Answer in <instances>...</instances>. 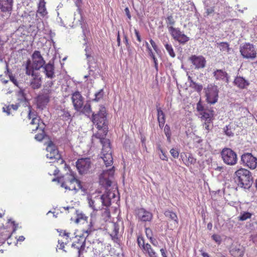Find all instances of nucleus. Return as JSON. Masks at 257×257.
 I'll return each mask as SVG.
<instances>
[{"mask_svg": "<svg viewBox=\"0 0 257 257\" xmlns=\"http://www.w3.org/2000/svg\"><path fill=\"white\" fill-rule=\"evenodd\" d=\"M252 216L251 213L248 212H243L241 213L238 217L239 220L241 221L246 220L247 219L250 218Z\"/></svg>", "mask_w": 257, "mask_h": 257, "instance_id": "ea45409f", "label": "nucleus"}, {"mask_svg": "<svg viewBox=\"0 0 257 257\" xmlns=\"http://www.w3.org/2000/svg\"><path fill=\"white\" fill-rule=\"evenodd\" d=\"M46 150L48 153L46 154L47 158L53 160V161L50 163H55L56 161H60V164L64 163V160L61 158L60 154L57 149L56 146L52 142H50L46 148Z\"/></svg>", "mask_w": 257, "mask_h": 257, "instance_id": "1a4fd4ad", "label": "nucleus"}, {"mask_svg": "<svg viewBox=\"0 0 257 257\" xmlns=\"http://www.w3.org/2000/svg\"><path fill=\"white\" fill-rule=\"evenodd\" d=\"M195 162L196 160L192 156V155H189L188 157L187 165H189V164H193L195 163Z\"/></svg>", "mask_w": 257, "mask_h": 257, "instance_id": "603ef678", "label": "nucleus"}, {"mask_svg": "<svg viewBox=\"0 0 257 257\" xmlns=\"http://www.w3.org/2000/svg\"><path fill=\"white\" fill-rule=\"evenodd\" d=\"M62 187L69 190L77 191L82 189V186L80 181L75 178V176L71 174H66L64 176V181L61 185Z\"/></svg>", "mask_w": 257, "mask_h": 257, "instance_id": "7ed1b4c3", "label": "nucleus"}, {"mask_svg": "<svg viewBox=\"0 0 257 257\" xmlns=\"http://www.w3.org/2000/svg\"><path fill=\"white\" fill-rule=\"evenodd\" d=\"M60 235L62 236H66V238L69 237V233L66 232L65 231H62L60 232Z\"/></svg>", "mask_w": 257, "mask_h": 257, "instance_id": "338daca9", "label": "nucleus"}, {"mask_svg": "<svg viewBox=\"0 0 257 257\" xmlns=\"http://www.w3.org/2000/svg\"><path fill=\"white\" fill-rule=\"evenodd\" d=\"M150 42L152 47L153 48L154 50L157 53H158V51H159V49H158V46L156 45V43L152 39H151L150 40Z\"/></svg>", "mask_w": 257, "mask_h": 257, "instance_id": "bf43d9fd", "label": "nucleus"}, {"mask_svg": "<svg viewBox=\"0 0 257 257\" xmlns=\"http://www.w3.org/2000/svg\"><path fill=\"white\" fill-rule=\"evenodd\" d=\"M201 118L203 120L207 121V122H211L213 114V111L207 109L200 114Z\"/></svg>", "mask_w": 257, "mask_h": 257, "instance_id": "7c9ffc66", "label": "nucleus"}, {"mask_svg": "<svg viewBox=\"0 0 257 257\" xmlns=\"http://www.w3.org/2000/svg\"><path fill=\"white\" fill-rule=\"evenodd\" d=\"M7 72H8V73H9V76L10 77L11 81H12L17 86L18 85L17 81L15 79V77L12 75L11 72H10L9 71V70L8 68V66H7Z\"/></svg>", "mask_w": 257, "mask_h": 257, "instance_id": "8fccbe9b", "label": "nucleus"}, {"mask_svg": "<svg viewBox=\"0 0 257 257\" xmlns=\"http://www.w3.org/2000/svg\"><path fill=\"white\" fill-rule=\"evenodd\" d=\"M224 132L225 135L228 137H232L234 135V133L231 131L230 127H229V126H226V127L224 128Z\"/></svg>", "mask_w": 257, "mask_h": 257, "instance_id": "09e8293b", "label": "nucleus"}, {"mask_svg": "<svg viewBox=\"0 0 257 257\" xmlns=\"http://www.w3.org/2000/svg\"><path fill=\"white\" fill-rule=\"evenodd\" d=\"M3 111L7 113L8 115H10L11 112L10 110H11V107L10 105L7 106L6 107H3Z\"/></svg>", "mask_w": 257, "mask_h": 257, "instance_id": "e2e57ef3", "label": "nucleus"}, {"mask_svg": "<svg viewBox=\"0 0 257 257\" xmlns=\"http://www.w3.org/2000/svg\"><path fill=\"white\" fill-rule=\"evenodd\" d=\"M85 56L87 60V64L89 65V67H90L91 62L94 59L93 54H86Z\"/></svg>", "mask_w": 257, "mask_h": 257, "instance_id": "6e6d98bb", "label": "nucleus"}, {"mask_svg": "<svg viewBox=\"0 0 257 257\" xmlns=\"http://www.w3.org/2000/svg\"><path fill=\"white\" fill-rule=\"evenodd\" d=\"M234 179L238 185L244 189H249L252 185L253 180L251 172L244 168L237 170L234 174Z\"/></svg>", "mask_w": 257, "mask_h": 257, "instance_id": "f03ea898", "label": "nucleus"}, {"mask_svg": "<svg viewBox=\"0 0 257 257\" xmlns=\"http://www.w3.org/2000/svg\"><path fill=\"white\" fill-rule=\"evenodd\" d=\"M143 251L145 253H147L149 257H158L156 252L148 243H146L145 247L143 249Z\"/></svg>", "mask_w": 257, "mask_h": 257, "instance_id": "473e14b6", "label": "nucleus"}, {"mask_svg": "<svg viewBox=\"0 0 257 257\" xmlns=\"http://www.w3.org/2000/svg\"><path fill=\"white\" fill-rule=\"evenodd\" d=\"M170 152L174 158H177L179 157V152L176 149L173 148L171 149Z\"/></svg>", "mask_w": 257, "mask_h": 257, "instance_id": "864d4df0", "label": "nucleus"}, {"mask_svg": "<svg viewBox=\"0 0 257 257\" xmlns=\"http://www.w3.org/2000/svg\"><path fill=\"white\" fill-rule=\"evenodd\" d=\"M79 111L82 113L84 114L85 115L89 116L91 113V108L90 104L86 103Z\"/></svg>", "mask_w": 257, "mask_h": 257, "instance_id": "f704fd0d", "label": "nucleus"}, {"mask_svg": "<svg viewBox=\"0 0 257 257\" xmlns=\"http://www.w3.org/2000/svg\"><path fill=\"white\" fill-rule=\"evenodd\" d=\"M245 249L240 245L232 246L230 250L231 254L234 257H242L244 255Z\"/></svg>", "mask_w": 257, "mask_h": 257, "instance_id": "393cba45", "label": "nucleus"}, {"mask_svg": "<svg viewBox=\"0 0 257 257\" xmlns=\"http://www.w3.org/2000/svg\"><path fill=\"white\" fill-rule=\"evenodd\" d=\"M58 116L63 121L71 120L72 117L69 111L65 109H62L58 112Z\"/></svg>", "mask_w": 257, "mask_h": 257, "instance_id": "2f4dec72", "label": "nucleus"}, {"mask_svg": "<svg viewBox=\"0 0 257 257\" xmlns=\"http://www.w3.org/2000/svg\"><path fill=\"white\" fill-rule=\"evenodd\" d=\"M220 155L223 162L229 166H233L237 162L236 153L230 148H225L222 149Z\"/></svg>", "mask_w": 257, "mask_h": 257, "instance_id": "39448f33", "label": "nucleus"}, {"mask_svg": "<svg viewBox=\"0 0 257 257\" xmlns=\"http://www.w3.org/2000/svg\"><path fill=\"white\" fill-rule=\"evenodd\" d=\"M113 169V167L111 169L103 170L100 176V184L104 187L106 190H108L111 185V181L109 178L112 177L113 176L114 171Z\"/></svg>", "mask_w": 257, "mask_h": 257, "instance_id": "9b49d317", "label": "nucleus"}, {"mask_svg": "<svg viewBox=\"0 0 257 257\" xmlns=\"http://www.w3.org/2000/svg\"><path fill=\"white\" fill-rule=\"evenodd\" d=\"M213 75L216 81H221L227 84L229 83V76L225 70L215 69L213 72Z\"/></svg>", "mask_w": 257, "mask_h": 257, "instance_id": "a211bd4d", "label": "nucleus"}, {"mask_svg": "<svg viewBox=\"0 0 257 257\" xmlns=\"http://www.w3.org/2000/svg\"><path fill=\"white\" fill-rule=\"evenodd\" d=\"M163 43L169 55L171 57L174 58L176 56V54L174 51L172 45L169 43V38H166V39L163 40Z\"/></svg>", "mask_w": 257, "mask_h": 257, "instance_id": "c756f323", "label": "nucleus"}, {"mask_svg": "<svg viewBox=\"0 0 257 257\" xmlns=\"http://www.w3.org/2000/svg\"><path fill=\"white\" fill-rule=\"evenodd\" d=\"M233 83L235 86L242 89L246 88L249 84L248 81L241 76L236 77Z\"/></svg>", "mask_w": 257, "mask_h": 257, "instance_id": "b1692460", "label": "nucleus"}, {"mask_svg": "<svg viewBox=\"0 0 257 257\" xmlns=\"http://www.w3.org/2000/svg\"><path fill=\"white\" fill-rule=\"evenodd\" d=\"M166 23L167 28L169 29L170 27H173V26L175 25V21L172 15H170L166 18Z\"/></svg>", "mask_w": 257, "mask_h": 257, "instance_id": "4c0bfd02", "label": "nucleus"}, {"mask_svg": "<svg viewBox=\"0 0 257 257\" xmlns=\"http://www.w3.org/2000/svg\"><path fill=\"white\" fill-rule=\"evenodd\" d=\"M91 230H87L85 231L82 235H79V238L78 239V243L80 244V246H77V249H78V253L80 254L81 252H82L85 248V241L86 237L88 236V235L91 233Z\"/></svg>", "mask_w": 257, "mask_h": 257, "instance_id": "4be33fe9", "label": "nucleus"}, {"mask_svg": "<svg viewBox=\"0 0 257 257\" xmlns=\"http://www.w3.org/2000/svg\"><path fill=\"white\" fill-rule=\"evenodd\" d=\"M54 81L48 80L47 81L44 86L43 89H51V87L54 85Z\"/></svg>", "mask_w": 257, "mask_h": 257, "instance_id": "3c124183", "label": "nucleus"}, {"mask_svg": "<svg viewBox=\"0 0 257 257\" xmlns=\"http://www.w3.org/2000/svg\"><path fill=\"white\" fill-rule=\"evenodd\" d=\"M77 213V218L75 220V222L78 223L80 222L81 220L86 221L87 217H86L84 214L82 213H78V211H76Z\"/></svg>", "mask_w": 257, "mask_h": 257, "instance_id": "79ce46f5", "label": "nucleus"}, {"mask_svg": "<svg viewBox=\"0 0 257 257\" xmlns=\"http://www.w3.org/2000/svg\"><path fill=\"white\" fill-rule=\"evenodd\" d=\"M101 130L103 131V134L98 132L93 135V136L100 140L102 146L101 158L103 159L106 167H109L111 166L113 163L110 143L109 139L104 138L107 133V128Z\"/></svg>", "mask_w": 257, "mask_h": 257, "instance_id": "f257e3e1", "label": "nucleus"}, {"mask_svg": "<svg viewBox=\"0 0 257 257\" xmlns=\"http://www.w3.org/2000/svg\"><path fill=\"white\" fill-rule=\"evenodd\" d=\"M13 0H0V10L3 13H11L13 6Z\"/></svg>", "mask_w": 257, "mask_h": 257, "instance_id": "5701e85b", "label": "nucleus"}, {"mask_svg": "<svg viewBox=\"0 0 257 257\" xmlns=\"http://www.w3.org/2000/svg\"><path fill=\"white\" fill-rule=\"evenodd\" d=\"M164 214L166 217L173 220L176 224H178V217L175 213L170 210H166L165 211Z\"/></svg>", "mask_w": 257, "mask_h": 257, "instance_id": "72a5a7b5", "label": "nucleus"}, {"mask_svg": "<svg viewBox=\"0 0 257 257\" xmlns=\"http://www.w3.org/2000/svg\"><path fill=\"white\" fill-rule=\"evenodd\" d=\"M160 252L162 257H168L166 253V249L165 248H161L160 249Z\"/></svg>", "mask_w": 257, "mask_h": 257, "instance_id": "774afa93", "label": "nucleus"}, {"mask_svg": "<svg viewBox=\"0 0 257 257\" xmlns=\"http://www.w3.org/2000/svg\"><path fill=\"white\" fill-rule=\"evenodd\" d=\"M164 133L167 138V141L169 142H171V132L170 130V127L168 124H166L164 127Z\"/></svg>", "mask_w": 257, "mask_h": 257, "instance_id": "a19ab883", "label": "nucleus"}, {"mask_svg": "<svg viewBox=\"0 0 257 257\" xmlns=\"http://www.w3.org/2000/svg\"><path fill=\"white\" fill-rule=\"evenodd\" d=\"M103 96V89H100L99 91L95 94V98L93 99V100L95 101H98L100 99L102 98Z\"/></svg>", "mask_w": 257, "mask_h": 257, "instance_id": "c03bdc74", "label": "nucleus"}, {"mask_svg": "<svg viewBox=\"0 0 257 257\" xmlns=\"http://www.w3.org/2000/svg\"><path fill=\"white\" fill-rule=\"evenodd\" d=\"M43 69L46 77L52 79L55 77L53 64L48 63L43 67Z\"/></svg>", "mask_w": 257, "mask_h": 257, "instance_id": "a878e982", "label": "nucleus"}, {"mask_svg": "<svg viewBox=\"0 0 257 257\" xmlns=\"http://www.w3.org/2000/svg\"><path fill=\"white\" fill-rule=\"evenodd\" d=\"M210 123V122H207V121H205V122H204V123L203 124V126H204L205 129L206 131V133H208L210 129V124H209Z\"/></svg>", "mask_w": 257, "mask_h": 257, "instance_id": "69168bd1", "label": "nucleus"}, {"mask_svg": "<svg viewBox=\"0 0 257 257\" xmlns=\"http://www.w3.org/2000/svg\"><path fill=\"white\" fill-rule=\"evenodd\" d=\"M31 110L30 108L28 114V117L29 119L32 118V121L30 123L31 125L35 124L36 126L35 128L32 129V131H36L38 129H44L45 128V124L41 120L39 116H36L35 117L32 116Z\"/></svg>", "mask_w": 257, "mask_h": 257, "instance_id": "412c9836", "label": "nucleus"}, {"mask_svg": "<svg viewBox=\"0 0 257 257\" xmlns=\"http://www.w3.org/2000/svg\"><path fill=\"white\" fill-rule=\"evenodd\" d=\"M115 197L114 193L107 191L100 197H99L98 203H101V205L108 207L111 205V199Z\"/></svg>", "mask_w": 257, "mask_h": 257, "instance_id": "aec40b11", "label": "nucleus"}, {"mask_svg": "<svg viewBox=\"0 0 257 257\" xmlns=\"http://www.w3.org/2000/svg\"><path fill=\"white\" fill-rule=\"evenodd\" d=\"M135 33L136 36L137 37V40L139 42H141L142 41V39H141V36L140 35L139 31L135 29Z\"/></svg>", "mask_w": 257, "mask_h": 257, "instance_id": "0e129e2a", "label": "nucleus"}, {"mask_svg": "<svg viewBox=\"0 0 257 257\" xmlns=\"http://www.w3.org/2000/svg\"><path fill=\"white\" fill-rule=\"evenodd\" d=\"M85 45L86 46V47L84 50L85 52V55L93 54V51H92L91 48L89 47L88 46H87L86 43H85Z\"/></svg>", "mask_w": 257, "mask_h": 257, "instance_id": "13d9d810", "label": "nucleus"}, {"mask_svg": "<svg viewBox=\"0 0 257 257\" xmlns=\"http://www.w3.org/2000/svg\"><path fill=\"white\" fill-rule=\"evenodd\" d=\"M119 228L117 225H114L113 232L110 234V236L114 241L117 242L118 241V233Z\"/></svg>", "mask_w": 257, "mask_h": 257, "instance_id": "e433bc0d", "label": "nucleus"}, {"mask_svg": "<svg viewBox=\"0 0 257 257\" xmlns=\"http://www.w3.org/2000/svg\"><path fill=\"white\" fill-rule=\"evenodd\" d=\"M212 239L218 244H220L221 241V238L220 235L217 234H213L212 236Z\"/></svg>", "mask_w": 257, "mask_h": 257, "instance_id": "5fc2aeb1", "label": "nucleus"}, {"mask_svg": "<svg viewBox=\"0 0 257 257\" xmlns=\"http://www.w3.org/2000/svg\"><path fill=\"white\" fill-rule=\"evenodd\" d=\"M241 162L243 166L251 170L255 169L257 167V158L251 153H246L242 155Z\"/></svg>", "mask_w": 257, "mask_h": 257, "instance_id": "ddd939ff", "label": "nucleus"}, {"mask_svg": "<svg viewBox=\"0 0 257 257\" xmlns=\"http://www.w3.org/2000/svg\"><path fill=\"white\" fill-rule=\"evenodd\" d=\"M158 150L161 152V154H159L160 158L163 161H168V157L165 152L160 147H158Z\"/></svg>", "mask_w": 257, "mask_h": 257, "instance_id": "49530a36", "label": "nucleus"}, {"mask_svg": "<svg viewBox=\"0 0 257 257\" xmlns=\"http://www.w3.org/2000/svg\"><path fill=\"white\" fill-rule=\"evenodd\" d=\"M30 64L31 60H27L26 66V73L28 75H31L33 77L30 81V86L34 89H38L41 87L42 85L41 77L38 73H35L30 68Z\"/></svg>", "mask_w": 257, "mask_h": 257, "instance_id": "423d86ee", "label": "nucleus"}, {"mask_svg": "<svg viewBox=\"0 0 257 257\" xmlns=\"http://www.w3.org/2000/svg\"><path fill=\"white\" fill-rule=\"evenodd\" d=\"M217 48H218L220 51L228 54L231 53L232 49L230 48L229 44L227 42H219L216 44Z\"/></svg>", "mask_w": 257, "mask_h": 257, "instance_id": "cd10ccee", "label": "nucleus"}, {"mask_svg": "<svg viewBox=\"0 0 257 257\" xmlns=\"http://www.w3.org/2000/svg\"><path fill=\"white\" fill-rule=\"evenodd\" d=\"M146 234L147 237L150 239V237H152V230L149 228H146Z\"/></svg>", "mask_w": 257, "mask_h": 257, "instance_id": "680f3d73", "label": "nucleus"}, {"mask_svg": "<svg viewBox=\"0 0 257 257\" xmlns=\"http://www.w3.org/2000/svg\"><path fill=\"white\" fill-rule=\"evenodd\" d=\"M189 59L196 69L204 68L206 66V61L202 56L192 55Z\"/></svg>", "mask_w": 257, "mask_h": 257, "instance_id": "dca6fc26", "label": "nucleus"}, {"mask_svg": "<svg viewBox=\"0 0 257 257\" xmlns=\"http://www.w3.org/2000/svg\"><path fill=\"white\" fill-rule=\"evenodd\" d=\"M151 57L152 58L154 63V66L157 71H158V60L157 58L155 57V55H153V56H151Z\"/></svg>", "mask_w": 257, "mask_h": 257, "instance_id": "052dcab7", "label": "nucleus"}, {"mask_svg": "<svg viewBox=\"0 0 257 257\" xmlns=\"http://www.w3.org/2000/svg\"><path fill=\"white\" fill-rule=\"evenodd\" d=\"M98 198L99 196L96 197L94 199L89 197L87 198L89 206L93 210H98L99 209H100L99 206L100 203H98Z\"/></svg>", "mask_w": 257, "mask_h": 257, "instance_id": "c85d7f7f", "label": "nucleus"}, {"mask_svg": "<svg viewBox=\"0 0 257 257\" xmlns=\"http://www.w3.org/2000/svg\"><path fill=\"white\" fill-rule=\"evenodd\" d=\"M52 91V89H43L42 90L36 97V104L38 108L43 109L46 107L50 101Z\"/></svg>", "mask_w": 257, "mask_h": 257, "instance_id": "0eeeda50", "label": "nucleus"}, {"mask_svg": "<svg viewBox=\"0 0 257 257\" xmlns=\"http://www.w3.org/2000/svg\"><path fill=\"white\" fill-rule=\"evenodd\" d=\"M137 214L139 220L141 221H151L153 218L152 213L143 208L137 210Z\"/></svg>", "mask_w": 257, "mask_h": 257, "instance_id": "6ab92c4d", "label": "nucleus"}, {"mask_svg": "<svg viewBox=\"0 0 257 257\" xmlns=\"http://www.w3.org/2000/svg\"><path fill=\"white\" fill-rule=\"evenodd\" d=\"M106 110L104 107L101 106L98 112L93 113L91 120L96 126L97 128L100 131L102 128H107L106 125Z\"/></svg>", "mask_w": 257, "mask_h": 257, "instance_id": "20e7f679", "label": "nucleus"}, {"mask_svg": "<svg viewBox=\"0 0 257 257\" xmlns=\"http://www.w3.org/2000/svg\"><path fill=\"white\" fill-rule=\"evenodd\" d=\"M157 110L158 121H165V115L162 109L160 107H157Z\"/></svg>", "mask_w": 257, "mask_h": 257, "instance_id": "58836bf2", "label": "nucleus"}, {"mask_svg": "<svg viewBox=\"0 0 257 257\" xmlns=\"http://www.w3.org/2000/svg\"><path fill=\"white\" fill-rule=\"evenodd\" d=\"M196 109L199 112V114H200L202 112H203L207 109L204 107V106L202 105L200 101H199L197 103Z\"/></svg>", "mask_w": 257, "mask_h": 257, "instance_id": "de8ad7c7", "label": "nucleus"}, {"mask_svg": "<svg viewBox=\"0 0 257 257\" xmlns=\"http://www.w3.org/2000/svg\"><path fill=\"white\" fill-rule=\"evenodd\" d=\"M41 131V133L35 135V139L38 141H41L44 138L45 136V132H44V129L41 130L40 129Z\"/></svg>", "mask_w": 257, "mask_h": 257, "instance_id": "a18cd8bd", "label": "nucleus"}, {"mask_svg": "<svg viewBox=\"0 0 257 257\" xmlns=\"http://www.w3.org/2000/svg\"><path fill=\"white\" fill-rule=\"evenodd\" d=\"M169 32L173 38L181 44H185L189 40V38L185 35L179 28L170 27Z\"/></svg>", "mask_w": 257, "mask_h": 257, "instance_id": "f8f14e48", "label": "nucleus"}, {"mask_svg": "<svg viewBox=\"0 0 257 257\" xmlns=\"http://www.w3.org/2000/svg\"><path fill=\"white\" fill-rule=\"evenodd\" d=\"M145 45L147 47V51L149 53V56L151 57V56H153V55H154V53H153V51H152V49L151 48L149 43L147 42V41H145Z\"/></svg>", "mask_w": 257, "mask_h": 257, "instance_id": "4d7b16f0", "label": "nucleus"}, {"mask_svg": "<svg viewBox=\"0 0 257 257\" xmlns=\"http://www.w3.org/2000/svg\"><path fill=\"white\" fill-rule=\"evenodd\" d=\"M71 99L74 109L77 111H80L83 104V98L81 93L79 91L73 93Z\"/></svg>", "mask_w": 257, "mask_h": 257, "instance_id": "f3484780", "label": "nucleus"}, {"mask_svg": "<svg viewBox=\"0 0 257 257\" xmlns=\"http://www.w3.org/2000/svg\"><path fill=\"white\" fill-rule=\"evenodd\" d=\"M32 63H31L30 68L34 70H39L44 67L45 61L39 51H35L32 56Z\"/></svg>", "mask_w": 257, "mask_h": 257, "instance_id": "4468645a", "label": "nucleus"}, {"mask_svg": "<svg viewBox=\"0 0 257 257\" xmlns=\"http://www.w3.org/2000/svg\"><path fill=\"white\" fill-rule=\"evenodd\" d=\"M138 245L142 249L145 247L146 243L145 242L144 238L142 236H138L137 238Z\"/></svg>", "mask_w": 257, "mask_h": 257, "instance_id": "37998d69", "label": "nucleus"}, {"mask_svg": "<svg viewBox=\"0 0 257 257\" xmlns=\"http://www.w3.org/2000/svg\"><path fill=\"white\" fill-rule=\"evenodd\" d=\"M205 92L208 103L214 104L217 101L219 90L217 86L212 84L208 85L205 89Z\"/></svg>", "mask_w": 257, "mask_h": 257, "instance_id": "9d476101", "label": "nucleus"}, {"mask_svg": "<svg viewBox=\"0 0 257 257\" xmlns=\"http://www.w3.org/2000/svg\"><path fill=\"white\" fill-rule=\"evenodd\" d=\"M45 4V0L39 1L37 12L38 14L40 15V16L42 17H44L48 14Z\"/></svg>", "mask_w": 257, "mask_h": 257, "instance_id": "bb28decb", "label": "nucleus"}, {"mask_svg": "<svg viewBox=\"0 0 257 257\" xmlns=\"http://www.w3.org/2000/svg\"><path fill=\"white\" fill-rule=\"evenodd\" d=\"M90 164V159L88 158L79 159L76 162V168L80 174L86 173Z\"/></svg>", "mask_w": 257, "mask_h": 257, "instance_id": "2eb2a0df", "label": "nucleus"}, {"mask_svg": "<svg viewBox=\"0 0 257 257\" xmlns=\"http://www.w3.org/2000/svg\"><path fill=\"white\" fill-rule=\"evenodd\" d=\"M239 51L241 56L245 59H254L256 57L255 48L249 43H245L240 46Z\"/></svg>", "mask_w": 257, "mask_h": 257, "instance_id": "6e6552de", "label": "nucleus"}, {"mask_svg": "<svg viewBox=\"0 0 257 257\" xmlns=\"http://www.w3.org/2000/svg\"><path fill=\"white\" fill-rule=\"evenodd\" d=\"M189 86L198 92L201 91L203 88V86L201 84H198L193 81V80H191V83L189 84Z\"/></svg>", "mask_w": 257, "mask_h": 257, "instance_id": "c9c22d12", "label": "nucleus"}]
</instances>
